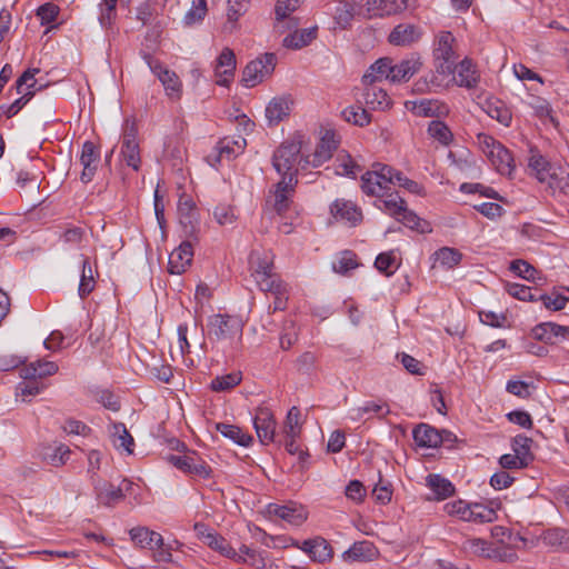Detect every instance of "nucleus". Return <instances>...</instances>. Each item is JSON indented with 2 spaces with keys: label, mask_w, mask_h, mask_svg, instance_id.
Listing matches in <instances>:
<instances>
[{
  "label": "nucleus",
  "mask_w": 569,
  "mask_h": 569,
  "mask_svg": "<svg viewBox=\"0 0 569 569\" xmlns=\"http://www.w3.org/2000/svg\"><path fill=\"white\" fill-rule=\"evenodd\" d=\"M298 548L306 552L315 562L325 563L333 558L331 545L322 537L307 539Z\"/></svg>",
  "instance_id": "nucleus-13"
},
{
  "label": "nucleus",
  "mask_w": 569,
  "mask_h": 569,
  "mask_svg": "<svg viewBox=\"0 0 569 569\" xmlns=\"http://www.w3.org/2000/svg\"><path fill=\"white\" fill-rule=\"evenodd\" d=\"M339 141L332 130H326L312 154L305 157V162L315 168L328 161L333 151L338 148Z\"/></svg>",
  "instance_id": "nucleus-10"
},
{
  "label": "nucleus",
  "mask_w": 569,
  "mask_h": 569,
  "mask_svg": "<svg viewBox=\"0 0 569 569\" xmlns=\"http://www.w3.org/2000/svg\"><path fill=\"white\" fill-rule=\"evenodd\" d=\"M297 182V179L290 178L289 180H280L276 184L273 209L278 214H282L289 209L290 197L295 191Z\"/></svg>",
  "instance_id": "nucleus-28"
},
{
  "label": "nucleus",
  "mask_w": 569,
  "mask_h": 569,
  "mask_svg": "<svg viewBox=\"0 0 569 569\" xmlns=\"http://www.w3.org/2000/svg\"><path fill=\"white\" fill-rule=\"evenodd\" d=\"M267 513L270 517H278L290 525L300 526L307 519V513L301 506L290 505H277L269 503L267 506Z\"/></svg>",
  "instance_id": "nucleus-22"
},
{
  "label": "nucleus",
  "mask_w": 569,
  "mask_h": 569,
  "mask_svg": "<svg viewBox=\"0 0 569 569\" xmlns=\"http://www.w3.org/2000/svg\"><path fill=\"white\" fill-rule=\"evenodd\" d=\"M170 463H172L179 470L198 476L207 479L211 476V468L201 459H196L192 456H174L168 457Z\"/></svg>",
  "instance_id": "nucleus-17"
},
{
  "label": "nucleus",
  "mask_w": 569,
  "mask_h": 569,
  "mask_svg": "<svg viewBox=\"0 0 569 569\" xmlns=\"http://www.w3.org/2000/svg\"><path fill=\"white\" fill-rule=\"evenodd\" d=\"M300 410L297 407H292L287 415L286 422L283 426V433L286 437H299L301 432L300 423Z\"/></svg>",
  "instance_id": "nucleus-55"
},
{
  "label": "nucleus",
  "mask_w": 569,
  "mask_h": 569,
  "mask_svg": "<svg viewBox=\"0 0 569 569\" xmlns=\"http://www.w3.org/2000/svg\"><path fill=\"white\" fill-rule=\"evenodd\" d=\"M382 198L383 199L376 201L375 206L398 220L407 208L405 199H402L397 192H387Z\"/></svg>",
  "instance_id": "nucleus-34"
},
{
  "label": "nucleus",
  "mask_w": 569,
  "mask_h": 569,
  "mask_svg": "<svg viewBox=\"0 0 569 569\" xmlns=\"http://www.w3.org/2000/svg\"><path fill=\"white\" fill-rule=\"evenodd\" d=\"M456 39L449 31H441L437 36L433 49L436 69L441 74H451L455 72L459 56L456 52Z\"/></svg>",
  "instance_id": "nucleus-4"
},
{
  "label": "nucleus",
  "mask_w": 569,
  "mask_h": 569,
  "mask_svg": "<svg viewBox=\"0 0 569 569\" xmlns=\"http://www.w3.org/2000/svg\"><path fill=\"white\" fill-rule=\"evenodd\" d=\"M113 446L120 450H124L127 453L133 452L134 440L127 430L126 426L121 422L113 425V431L111 432Z\"/></svg>",
  "instance_id": "nucleus-43"
},
{
  "label": "nucleus",
  "mask_w": 569,
  "mask_h": 569,
  "mask_svg": "<svg viewBox=\"0 0 569 569\" xmlns=\"http://www.w3.org/2000/svg\"><path fill=\"white\" fill-rule=\"evenodd\" d=\"M427 132L429 137L442 146H449L453 140V134L449 127L440 120H432L428 124Z\"/></svg>",
  "instance_id": "nucleus-47"
},
{
  "label": "nucleus",
  "mask_w": 569,
  "mask_h": 569,
  "mask_svg": "<svg viewBox=\"0 0 569 569\" xmlns=\"http://www.w3.org/2000/svg\"><path fill=\"white\" fill-rule=\"evenodd\" d=\"M453 79L459 87H465L468 89H473L478 86L480 80V74L472 63V61L468 58H465L459 63H456V69Z\"/></svg>",
  "instance_id": "nucleus-25"
},
{
  "label": "nucleus",
  "mask_w": 569,
  "mask_h": 569,
  "mask_svg": "<svg viewBox=\"0 0 569 569\" xmlns=\"http://www.w3.org/2000/svg\"><path fill=\"white\" fill-rule=\"evenodd\" d=\"M241 373L240 372H231L223 376H218L212 379L210 383L211 390L216 392H224L229 391L241 382Z\"/></svg>",
  "instance_id": "nucleus-51"
},
{
  "label": "nucleus",
  "mask_w": 569,
  "mask_h": 569,
  "mask_svg": "<svg viewBox=\"0 0 569 569\" xmlns=\"http://www.w3.org/2000/svg\"><path fill=\"white\" fill-rule=\"evenodd\" d=\"M462 549L466 552H469V553H472L476 556L486 557V558H489V556H495L491 552V549H492L491 543L481 538L466 539L462 543Z\"/></svg>",
  "instance_id": "nucleus-53"
},
{
  "label": "nucleus",
  "mask_w": 569,
  "mask_h": 569,
  "mask_svg": "<svg viewBox=\"0 0 569 569\" xmlns=\"http://www.w3.org/2000/svg\"><path fill=\"white\" fill-rule=\"evenodd\" d=\"M292 101L288 97L273 98L266 108V118L270 126L278 124L290 114Z\"/></svg>",
  "instance_id": "nucleus-29"
},
{
  "label": "nucleus",
  "mask_w": 569,
  "mask_h": 569,
  "mask_svg": "<svg viewBox=\"0 0 569 569\" xmlns=\"http://www.w3.org/2000/svg\"><path fill=\"white\" fill-rule=\"evenodd\" d=\"M297 339L298 332L295 322L287 320L280 335V347L283 350H288L296 343Z\"/></svg>",
  "instance_id": "nucleus-62"
},
{
  "label": "nucleus",
  "mask_w": 569,
  "mask_h": 569,
  "mask_svg": "<svg viewBox=\"0 0 569 569\" xmlns=\"http://www.w3.org/2000/svg\"><path fill=\"white\" fill-rule=\"evenodd\" d=\"M427 485L435 493L437 500H443L455 492L453 485L439 475H429L427 477Z\"/></svg>",
  "instance_id": "nucleus-44"
},
{
  "label": "nucleus",
  "mask_w": 569,
  "mask_h": 569,
  "mask_svg": "<svg viewBox=\"0 0 569 569\" xmlns=\"http://www.w3.org/2000/svg\"><path fill=\"white\" fill-rule=\"evenodd\" d=\"M360 2L357 0H341L337 4L335 9V23L341 28L347 29L355 17L356 7L359 6Z\"/></svg>",
  "instance_id": "nucleus-36"
},
{
  "label": "nucleus",
  "mask_w": 569,
  "mask_h": 569,
  "mask_svg": "<svg viewBox=\"0 0 569 569\" xmlns=\"http://www.w3.org/2000/svg\"><path fill=\"white\" fill-rule=\"evenodd\" d=\"M217 430L226 438L232 440L239 446L248 447L253 438L252 436L242 431L241 428L228 423H218Z\"/></svg>",
  "instance_id": "nucleus-45"
},
{
  "label": "nucleus",
  "mask_w": 569,
  "mask_h": 569,
  "mask_svg": "<svg viewBox=\"0 0 569 569\" xmlns=\"http://www.w3.org/2000/svg\"><path fill=\"white\" fill-rule=\"evenodd\" d=\"M251 276L261 291H276L279 293L280 278L273 272V258L271 254L253 251L249 258Z\"/></svg>",
  "instance_id": "nucleus-2"
},
{
  "label": "nucleus",
  "mask_w": 569,
  "mask_h": 569,
  "mask_svg": "<svg viewBox=\"0 0 569 569\" xmlns=\"http://www.w3.org/2000/svg\"><path fill=\"white\" fill-rule=\"evenodd\" d=\"M435 256L437 261L447 269L455 268L462 259V253L459 250L449 247L440 248L435 252Z\"/></svg>",
  "instance_id": "nucleus-54"
},
{
  "label": "nucleus",
  "mask_w": 569,
  "mask_h": 569,
  "mask_svg": "<svg viewBox=\"0 0 569 569\" xmlns=\"http://www.w3.org/2000/svg\"><path fill=\"white\" fill-rule=\"evenodd\" d=\"M390 413V409L387 402L385 401H366L361 406L353 408L351 410V419L352 420H361L366 415L377 416L378 418H382Z\"/></svg>",
  "instance_id": "nucleus-35"
},
{
  "label": "nucleus",
  "mask_w": 569,
  "mask_h": 569,
  "mask_svg": "<svg viewBox=\"0 0 569 569\" xmlns=\"http://www.w3.org/2000/svg\"><path fill=\"white\" fill-rule=\"evenodd\" d=\"M59 367L53 361L37 360L21 369L20 376L24 380L46 378L57 373Z\"/></svg>",
  "instance_id": "nucleus-31"
},
{
  "label": "nucleus",
  "mask_w": 569,
  "mask_h": 569,
  "mask_svg": "<svg viewBox=\"0 0 569 569\" xmlns=\"http://www.w3.org/2000/svg\"><path fill=\"white\" fill-rule=\"evenodd\" d=\"M568 300L566 296L556 292L551 295H538V301H541L546 309L553 311L562 310Z\"/></svg>",
  "instance_id": "nucleus-59"
},
{
  "label": "nucleus",
  "mask_w": 569,
  "mask_h": 569,
  "mask_svg": "<svg viewBox=\"0 0 569 569\" xmlns=\"http://www.w3.org/2000/svg\"><path fill=\"white\" fill-rule=\"evenodd\" d=\"M179 222L187 237L197 239L199 213L192 199L181 197L178 203Z\"/></svg>",
  "instance_id": "nucleus-9"
},
{
  "label": "nucleus",
  "mask_w": 569,
  "mask_h": 569,
  "mask_svg": "<svg viewBox=\"0 0 569 569\" xmlns=\"http://www.w3.org/2000/svg\"><path fill=\"white\" fill-rule=\"evenodd\" d=\"M497 518L496 511L481 503H470L468 521L485 523L492 522Z\"/></svg>",
  "instance_id": "nucleus-48"
},
{
  "label": "nucleus",
  "mask_w": 569,
  "mask_h": 569,
  "mask_svg": "<svg viewBox=\"0 0 569 569\" xmlns=\"http://www.w3.org/2000/svg\"><path fill=\"white\" fill-rule=\"evenodd\" d=\"M159 81L162 83L166 93L170 99H180L182 93V83L174 71L169 70L168 72H164L162 79Z\"/></svg>",
  "instance_id": "nucleus-49"
},
{
  "label": "nucleus",
  "mask_w": 569,
  "mask_h": 569,
  "mask_svg": "<svg viewBox=\"0 0 569 569\" xmlns=\"http://www.w3.org/2000/svg\"><path fill=\"white\" fill-rule=\"evenodd\" d=\"M408 8V0H369L367 10L375 17L400 13Z\"/></svg>",
  "instance_id": "nucleus-27"
},
{
  "label": "nucleus",
  "mask_w": 569,
  "mask_h": 569,
  "mask_svg": "<svg viewBox=\"0 0 569 569\" xmlns=\"http://www.w3.org/2000/svg\"><path fill=\"white\" fill-rule=\"evenodd\" d=\"M532 335L537 340L552 345L569 338V327L555 322H543L532 329Z\"/></svg>",
  "instance_id": "nucleus-24"
},
{
  "label": "nucleus",
  "mask_w": 569,
  "mask_h": 569,
  "mask_svg": "<svg viewBox=\"0 0 569 569\" xmlns=\"http://www.w3.org/2000/svg\"><path fill=\"white\" fill-rule=\"evenodd\" d=\"M529 168L541 183H547L548 186L552 182V179L557 178V171L560 170V168L532 149L530 150Z\"/></svg>",
  "instance_id": "nucleus-15"
},
{
  "label": "nucleus",
  "mask_w": 569,
  "mask_h": 569,
  "mask_svg": "<svg viewBox=\"0 0 569 569\" xmlns=\"http://www.w3.org/2000/svg\"><path fill=\"white\" fill-rule=\"evenodd\" d=\"M531 445L532 439L522 435L516 436L512 440V449L515 453L521 458L526 466H528L533 460V456L531 453Z\"/></svg>",
  "instance_id": "nucleus-52"
},
{
  "label": "nucleus",
  "mask_w": 569,
  "mask_h": 569,
  "mask_svg": "<svg viewBox=\"0 0 569 569\" xmlns=\"http://www.w3.org/2000/svg\"><path fill=\"white\" fill-rule=\"evenodd\" d=\"M379 551L373 542L363 540L355 542L348 550L342 553L346 562H370L378 558Z\"/></svg>",
  "instance_id": "nucleus-21"
},
{
  "label": "nucleus",
  "mask_w": 569,
  "mask_h": 569,
  "mask_svg": "<svg viewBox=\"0 0 569 569\" xmlns=\"http://www.w3.org/2000/svg\"><path fill=\"white\" fill-rule=\"evenodd\" d=\"M489 161L501 174H511L513 171V158L508 149H506L500 142L489 151L487 156Z\"/></svg>",
  "instance_id": "nucleus-30"
},
{
  "label": "nucleus",
  "mask_w": 569,
  "mask_h": 569,
  "mask_svg": "<svg viewBox=\"0 0 569 569\" xmlns=\"http://www.w3.org/2000/svg\"><path fill=\"white\" fill-rule=\"evenodd\" d=\"M92 485L97 500L107 507L114 506L124 498L123 489L121 486L116 487L102 479L93 480Z\"/></svg>",
  "instance_id": "nucleus-26"
},
{
  "label": "nucleus",
  "mask_w": 569,
  "mask_h": 569,
  "mask_svg": "<svg viewBox=\"0 0 569 569\" xmlns=\"http://www.w3.org/2000/svg\"><path fill=\"white\" fill-rule=\"evenodd\" d=\"M237 555L241 560H233L237 563L248 565L256 569H262L266 567V552L253 549L247 545H241L237 550Z\"/></svg>",
  "instance_id": "nucleus-38"
},
{
  "label": "nucleus",
  "mask_w": 569,
  "mask_h": 569,
  "mask_svg": "<svg viewBox=\"0 0 569 569\" xmlns=\"http://www.w3.org/2000/svg\"><path fill=\"white\" fill-rule=\"evenodd\" d=\"M44 386L40 385L37 379L24 380L17 387V395L22 398L23 401H30L31 397H34L43 390Z\"/></svg>",
  "instance_id": "nucleus-57"
},
{
  "label": "nucleus",
  "mask_w": 569,
  "mask_h": 569,
  "mask_svg": "<svg viewBox=\"0 0 569 569\" xmlns=\"http://www.w3.org/2000/svg\"><path fill=\"white\" fill-rule=\"evenodd\" d=\"M82 257V272L80 277L78 293L80 298L88 297L96 287V278H94V271L89 262V259Z\"/></svg>",
  "instance_id": "nucleus-42"
},
{
  "label": "nucleus",
  "mask_w": 569,
  "mask_h": 569,
  "mask_svg": "<svg viewBox=\"0 0 569 569\" xmlns=\"http://www.w3.org/2000/svg\"><path fill=\"white\" fill-rule=\"evenodd\" d=\"M206 545L228 559L241 560L237 555V550L218 532L216 535H209V537L207 536Z\"/></svg>",
  "instance_id": "nucleus-40"
},
{
  "label": "nucleus",
  "mask_w": 569,
  "mask_h": 569,
  "mask_svg": "<svg viewBox=\"0 0 569 569\" xmlns=\"http://www.w3.org/2000/svg\"><path fill=\"white\" fill-rule=\"evenodd\" d=\"M247 142L242 136H237L233 138L226 137L221 139L217 144V150L220 157L226 156L227 158L237 157L240 154Z\"/></svg>",
  "instance_id": "nucleus-41"
},
{
  "label": "nucleus",
  "mask_w": 569,
  "mask_h": 569,
  "mask_svg": "<svg viewBox=\"0 0 569 569\" xmlns=\"http://www.w3.org/2000/svg\"><path fill=\"white\" fill-rule=\"evenodd\" d=\"M422 66L419 56L412 54L407 59L401 60L399 63L391 62L390 82L400 83L408 81L416 74Z\"/></svg>",
  "instance_id": "nucleus-23"
},
{
  "label": "nucleus",
  "mask_w": 569,
  "mask_h": 569,
  "mask_svg": "<svg viewBox=\"0 0 569 569\" xmlns=\"http://www.w3.org/2000/svg\"><path fill=\"white\" fill-rule=\"evenodd\" d=\"M206 0H192L191 8L184 14L183 21L187 26L200 22L207 14Z\"/></svg>",
  "instance_id": "nucleus-56"
},
{
  "label": "nucleus",
  "mask_w": 569,
  "mask_h": 569,
  "mask_svg": "<svg viewBox=\"0 0 569 569\" xmlns=\"http://www.w3.org/2000/svg\"><path fill=\"white\" fill-rule=\"evenodd\" d=\"M302 150L301 141H284L273 153L272 166L282 177L281 180L297 179L299 167L306 169L309 164L305 157H300Z\"/></svg>",
  "instance_id": "nucleus-1"
},
{
  "label": "nucleus",
  "mask_w": 569,
  "mask_h": 569,
  "mask_svg": "<svg viewBox=\"0 0 569 569\" xmlns=\"http://www.w3.org/2000/svg\"><path fill=\"white\" fill-rule=\"evenodd\" d=\"M100 161V151L96 147V144L91 141H86L82 144V150L80 154V163L82 164L83 169L81 172V181L84 183H88L92 181L98 164Z\"/></svg>",
  "instance_id": "nucleus-19"
},
{
  "label": "nucleus",
  "mask_w": 569,
  "mask_h": 569,
  "mask_svg": "<svg viewBox=\"0 0 569 569\" xmlns=\"http://www.w3.org/2000/svg\"><path fill=\"white\" fill-rule=\"evenodd\" d=\"M236 66L234 52L230 48H224L217 58L214 67L217 84L227 87L234 76Z\"/></svg>",
  "instance_id": "nucleus-18"
},
{
  "label": "nucleus",
  "mask_w": 569,
  "mask_h": 569,
  "mask_svg": "<svg viewBox=\"0 0 569 569\" xmlns=\"http://www.w3.org/2000/svg\"><path fill=\"white\" fill-rule=\"evenodd\" d=\"M412 437L419 447L437 448L441 445L439 430L427 423L418 425L412 431Z\"/></svg>",
  "instance_id": "nucleus-33"
},
{
  "label": "nucleus",
  "mask_w": 569,
  "mask_h": 569,
  "mask_svg": "<svg viewBox=\"0 0 569 569\" xmlns=\"http://www.w3.org/2000/svg\"><path fill=\"white\" fill-rule=\"evenodd\" d=\"M487 113L501 124L508 127L512 120L511 112L503 104H489Z\"/></svg>",
  "instance_id": "nucleus-64"
},
{
  "label": "nucleus",
  "mask_w": 569,
  "mask_h": 569,
  "mask_svg": "<svg viewBox=\"0 0 569 569\" xmlns=\"http://www.w3.org/2000/svg\"><path fill=\"white\" fill-rule=\"evenodd\" d=\"M392 59L385 57L372 63L362 77L363 84H373L383 79L390 81Z\"/></svg>",
  "instance_id": "nucleus-32"
},
{
  "label": "nucleus",
  "mask_w": 569,
  "mask_h": 569,
  "mask_svg": "<svg viewBox=\"0 0 569 569\" xmlns=\"http://www.w3.org/2000/svg\"><path fill=\"white\" fill-rule=\"evenodd\" d=\"M276 420L273 413L268 408H258L253 418V426L262 445H269L274 441Z\"/></svg>",
  "instance_id": "nucleus-11"
},
{
  "label": "nucleus",
  "mask_w": 569,
  "mask_h": 569,
  "mask_svg": "<svg viewBox=\"0 0 569 569\" xmlns=\"http://www.w3.org/2000/svg\"><path fill=\"white\" fill-rule=\"evenodd\" d=\"M208 337L214 341L232 343L242 336L243 323L240 318L227 313H217L208 318Z\"/></svg>",
  "instance_id": "nucleus-3"
},
{
  "label": "nucleus",
  "mask_w": 569,
  "mask_h": 569,
  "mask_svg": "<svg viewBox=\"0 0 569 569\" xmlns=\"http://www.w3.org/2000/svg\"><path fill=\"white\" fill-rule=\"evenodd\" d=\"M398 221L419 233H429L432 231L431 224L427 220L421 219L416 214V212L408 208H406Z\"/></svg>",
  "instance_id": "nucleus-46"
},
{
  "label": "nucleus",
  "mask_w": 569,
  "mask_h": 569,
  "mask_svg": "<svg viewBox=\"0 0 569 569\" xmlns=\"http://www.w3.org/2000/svg\"><path fill=\"white\" fill-rule=\"evenodd\" d=\"M193 259L192 242L182 241L180 246L169 254L168 271L171 274H182L190 267Z\"/></svg>",
  "instance_id": "nucleus-14"
},
{
  "label": "nucleus",
  "mask_w": 569,
  "mask_h": 569,
  "mask_svg": "<svg viewBox=\"0 0 569 569\" xmlns=\"http://www.w3.org/2000/svg\"><path fill=\"white\" fill-rule=\"evenodd\" d=\"M276 68V56L264 53L250 61L242 71V82L247 88H253L271 76Z\"/></svg>",
  "instance_id": "nucleus-8"
},
{
  "label": "nucleus",
  "mask_w": 569,
  "mask_h": 569,
  "mask_svg": "<svg viewBox=\"0 0 569 569\" xmlns=\"http://www.w3.org/2000/svg\"><path fill=\"white\" fill-rule=\"evenodd\" d=\"M137 136L138 128L136 122L127 119L123 124L120 157L134 171H138L141 167L140 147Z\"/></svg>",
  "instance_id": "nucleus-7"
},
{
  "label": "nucleus",
  "mask_w": 569,
  "mask_h": 569,
  "mask_svg": "<svg viewBox=\"0 0 569 569\" xmlns=\"http://www.w3.org/2000/svg\"><path fill=\"white\" fill-rule=\"evenodd\" d=\"M39 72V69H28L26 70L16 81V90L17 93L23 96V93L28 91H34L33 88L36 86L34 76Z\"/></svg>",
  "instance_id": "nucleus-58"
},
{
  "label": "nucleus",
  "mask_w": 569,
  "mask_h": 569,
  "mask_svg": "<svg viewBox=\"0 0 569 569\" xmlns=\"http://www.w3.org/2000/svg\"><path fill=\"white\" fill-rule=\"evenodd\" d=\"M317 37V27L297 30L283 38L282 44L288 49H301Z\"/></svg>",
  "instance_id": "nucleus-37"
},
{
  "label": "nucleus",
  "mask_w": 569,
  "mask_h": 569,
  "mask_svg": "<svg viewBox=\"0 0 569 569\" xmlns=\"http://www.w3.org/2000/svg\"><path fill=\"white\" fill-rule=\"evenodd\" d=\"M358 266L356 254L351 251H345L337 261L333 262L332 268L335 272L346 274Z\"/></svg>",
  "instance_id": "nucleus-61"
},
{
  "label": "nucleus",
  "mask_w": 569,
  "mask_h": 569,
  "mask_svg": "<svg viewBox=\"0 0 569 569\" xmlns=\"http://www.w3.org/2000/svg\"><path fill=\"white\" fill-rule=\"evenodd\" d=\"M131 540L140 548L153 551L154 559L159 562H170V548L163 542L160 533L150 530L147 527H136L130 530Z\"/></svg>",
  "instance_id": "nucleus-6"
},
{
  "label": "nucleus",
  "mask_w": 569,
  "mask_h": 569,
  "mask_svg": "<svg viewBox=\"0 0 569 569\" xmlns=\"http://www.w3.org/2000/svg\"><path fill=\"white\" fill-rule=\"evenodd\" d=\"M392 184V168L382 163H375L372 170L361 177V189L367 196L385 197Z\"/></svg>",
  "instance_id": "nucleus-5"
},
{
  "label": "nucleus",
  "mask_w": 569,
  "mask_h": 569,
  "mask_svg": "<svg viewBox=\"0 0 569 569\" xmlns=\"http://www.w3.org/2000/svg\"><path fill=\"white\" fill-rule=\"evenodd\" d=\"M422 30L411 23H400L396 26L388 36V41L392 46L409 47L420 40Z\"/></svg>",
  "instance_id": "nucleus-20"
},
{
  "label": "nucleus",
  "mask_w": 569,
  "mask_h": 569,
  "mask_svg": "<svg viewBox=\"0 0 569 569\" xmlns=\"http://www.w3.org/2000/svg\"><path fill=\"white\" fill-rule=\"evenodd\" d=\"M392 184L405 188L411 193L422 194L423 188L418 182L405 177L400 171L392 168Z\"/></svg>",
  "instance_id": "nucleus-60"
},
{
  "label": "nucleus",
  "mask_w": 569,
  "mask_h": 569,
  "mask_svg": "<svg viewBox=\"0 0 569 569\" xmlns=\"http://www.w3.org/2000/svg\"><path fill=\"white\" fill-rule=\"evenodd\" d=\"M409 108L418 117L442 118L450 112L449 107L436 99H420L418 101L407 102Z\"/></svg>",
  "instance_id": "nucleus-16"
},
{
  "label": "nucleus",
  "mask_w": 569,
  "mask_h": 569,
  "mask_svg": "<svg viewBox=\"0 0 569 569\" xmlns=\"http://www.w3.org/2000/svg\"><path fill=\"white\" fill-rule=\"evenodd\" d=\"M342 118L352 124L363 127L370 123L371 117L370 113L361 108L360 106H350L347 107L342 112Z\"/></svg>",
  "instance_id": "nucleus-50"
},
{
  "label": "nucleus",
  "mask_w": 569,
  "mask_h": 569,
  "mask_svg": "<svg viewBox=\"0 0 569 569\" xmlns=\"http://www.w3.org/2000/svg\"><path fill=\"white\" fill-rule=\"evenodd\" d=\"M368 88H366L363 93V100L365 103L371 108V109H385L389 107L390 99L387 94V92L377 86L373 84H367Z\"/></svg>",
  "instance_id": "nucleus-39"
},
{
  "label": "nucleus",
  "mask_w": 569,
  "mask_h": 569,
  "mask_svg": "<svg viewBox=\"0 0 569 569\" xmlns=\"http://www.w3.org/2000/svg\"><path fill=\"white\" fill-rule=\"evenodd\" d=\"M510 270L526 280H536L537 270L526 260H513L510 263Z\"/></svg>",
  "instance_id": "nucleus-63"
},
{
  "label": "nucleus",
  "mask_w": 569,
  "mask_h": 569,
  "mask_svg": "<svg viewBox=\"0 0 569 569\" xmlns=\"http://www.w3.org/2000/svg\"><path fill=\"white\" fill-rule=\"evenodd\" d=\"M330 212L338 222L355 227L362 221L361 209L351 201L339 199L331 207Z\"/></svg>",
  "instance_id": "nucleus-12"
}]
</instances>
